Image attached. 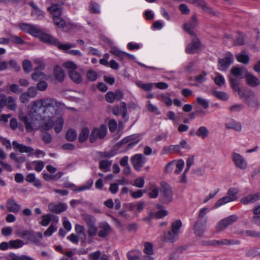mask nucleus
Masks as SVG:
<instances>
[{"mask_svg": "<svg viewBox=\"0 0 260 260\" xmlns=\"http://www.w3.org/2000/svg\"><path fill=\"white\" fill-rule=\"evenodd\" d=\"M29 107L30 110L26 115H24L22 112L19 113V119L24 123L27 131L37 129L41 124L44 130H49L54 127L56 133L61 132L64 119L58 114V111L63 108L64 104L47 98L32 102Z\"/></svg>", "mask_w": 260, "mask_h": 260, "instance_id": "f257e3e1", "label": "nucleus"}, {"mask_svg": "<svg viewBox=\"0 0 260 260\" xmlns=\"http://www.w3.org/2000/svg\"><path fill=\"white\" fill-rule=\"evenodd\" d=\"M35 37H38L42 41L51 45L57 46L60 50L66 51L74 47L75 46L71 44H60L59 41L52 36L44 33L39 27Z\"/></svg>", "mask_w": 260, "mask_h": 260, "instance_id": "f03ea898", "label": "nucleus"}, {"mask_svg": "<svg viewBox=\"0 0 260 260\" xmlns=\"http://www.w3.org/2000/svg\"><path fill=\"white\" fill-rule=\"evenodd\" d=\"M107 126L105 124H102L99 127H94L90 134V142L91 143H94L98 139L104 138L107 134Z\"/></svg>", "mask_w": 260, "mask_h": 260, "instance_id": "7ed1b4c3", "label": "nucleus"}, {"mask_svg": "<svg viewBox=\"0 0 260 260\" xmlns=\"http://www.w3.org/2000/svg\"><path fill=\"white\" fill-rule=\"evenodd\" d=\"M240 96L251 107H256L259 105L257 97L250 90H244L242 95H240Z\"/></svg>", "mask_w": 260, "mask_h": 260, "instance_id": "20e7f679", "label": "nucleus"}, {"mask_svg": "<svg viewBox=\"0 0 260 260\" xmlns=\"http://www.w3.org/2000/svg\"><path fill=\"white\" fill-rule=\"evenodd\" d=\"M238 217L235 215H230L220 220L216 226V230L218 232H220L225 229L228 226L236 222Z\"/></svg>", "mask_w": 260, "mask_h": 260, "instance_id": "39448f33", "label": "nucleus"}, {"mask_svg": "<svg viewBox=\"0 0 260 260\" xmlns=\"http://www.w3.org/2000/svg\"><path fill=\"white\" fill-rule=\"evenodd\" d=\"M162 192L161 194V201L164 203L168 204L172 200V191L170 186L166 182L161 183Z\"/></svg>", "mask_w": 260, "mask_h": 260, "instance_id": "423d86ee", "label": "nucleus"}, {"mask_svg": "<svg viewBox=\"0 0 260 260\" xmlns=\"http://www.w3.org/2000/svg\"><path fill=\"white\" fill-rule=\"evenodd\" d=\"M234 58L233 54L230 52L225 54L223 58H219L218 60V69L221 71H226L233 63Z\"/></svg>", "mask_w": 260, "mask_h": 260, "instance_id": "0eeeda50", "label": "nucleus"}, {"mask_svg": "<svg viewBox=\"0 0 260 260\" xmlns=\"http://www.w3.org/2000/svg\"><path fill=\"white\" fill-rule=\"evenodd\" d=\"M232 157V160L237 168L242 170L247 168L248 166L247 160L242 155L237 152H233Z\"/></svg>", "mask_w": 260, "mask_h": 260, "instance_id": "6e6552de", "label": "nucleus"}, {"mask_svg": "<svg viewBox=\"0 0 260 260\" xmlns=\"http://www.w3.org/2000/svg\"><path fill=\"white\" fill-rule=\"evenodd\" d=\"M199 23L197 16L196 14L193 15L190 19L184 24V29L191 36H196L194 29L198 26Z\"/></svg>", "mask_w": 260, "mask_h": 260, "instance_id": "1a4fd4ad", "label": "nucleus"}, {"mask_svg": "<svg viewBox=\"0 0 260 260\" xmlns=\"http://www.w3.org/2000/svg\"><path fill=\"white\" fill-rule=\"evenodd\" d=\"M63 5L64 3L62 1L57 3H53L50 6L47 8V10L52 15V18L61 16L62 13V6Z\"/></svg>", "mask_w": 260, "mask_h": 260, "instance_id": "9d476101", "label": "nucleus"}, {"mask_svg": "<svg viewBox=\"0 0 260 260\" xmlns=\"http://www.w3.org/2000/svg\"><path fill=\"white\" fill-rule=\"evenodd\" d=\"M192 41L188 44L186 48V52L188 54H193L198 52L201 48L200 41L196 36H191Z\"/></svg>", "mask_w": 260, "mask_h": 260, "instance_id": "9b49d317", "label": "nucleus"}, {"mask_svg": "<svg viewBox=\"0 0 260 260\" xmlns=\"http://www.w3.org/2000/svg\"><path fill=\"white\" fill-rule=\"evenodd\" d=\"M131 160L134 168L138 171L141 170V168L146 161L145 158L141 154H135L131 157Z\"/></svg>", "mask_w": 260, "mask_h": 260, "instance_id": "f8f14e48", "label": "nucleus"}, {"mask_svg": "<svg viewBox=\"0 0 260 260\" xmlns=\"http://www.w3.org/2000/svg\"><path fill=\"white\" fill-rule=\"evenodd\" d=\"M12 145L14 149L18 150L21 153H27L28 156L34 155V149L31 147L19 144L16 141H13Z\"/></svg>", "mask_w": 260, "mask_h": 260, "instance_id": "ddd939ff", "label": "nucleus"}, {"mask_svg": "<svg viewBox=\"0 0 260 260\" xmlns=\"http://www.w3.org/2000/svg\"><path fill=\"white\" fill-rule=\"evenodd\" d=\"M45 66L43 63L40 64L38 67L35 69V72L31 75V78L35 80H46L48 79L47 76L42 72Z\"/></svg>", "mask_w": 260, "mask_h": 260, "instance_id": "4468645a", "label": "nucleus"}, {"mask_svg": "<svg viewBox=\"0 0 260 260\" xmlns=\"http://www.w3.org/2000/svg\"><path fill=\"white\" fill-rule=\"evenodd\" d=\"M18 27L23 31L33 36H35L37 32H38L39 27L37 26L28 23H20L18 24Z\"/></svg>", "mask_w": 260, "mask_h": 260, "instance_id": "2eb2a0df", "label": "nucleus"}, {"mask_svg": "<svg viewBox=\"0 0 260 260\" xmlns=\"http://www.w3.org/2000/svg\"><path fill=\"white\" fill-rule=\"evenodd\" d=\"M61 16L55 17L54 18H52L54 24L57 26L59 28H63L66 25L67 23L65 20L61 17ZM67 24H69L71 25V27L72 29H80L81 26L78 24L70 23H67Z\"/></svg>", "mask_w": 260, "mask_h": 260, "instance_id": "dca6fc26", "label": "nucleus"}, {"mask_svg": "<svg viewBox=\"0 0 260 260\" xmlns=\"http://www.w3.org/2000/svg\"><path fill=\"white\" fill-rule=\"evenodd\" d=\"M67 209V205L65 203L55 204L51 203L48 205V210L49 211L59 214Z\"/></svg>", "mask_w": 260, "mask_h": 260, "instance_id": "f3484780", "label": "nucleus"}, {"mask_svg": "<svg viewBox=\"0 0 260 260\" xmlns=\"http://www.w3.org/2000/svg\"><path fill=\"white\" fill-rule=\"evenodd\" d=\"M259 200H260V192L246 196L242 198L240 201L244 205H247L253 203Z\"/></svg>", "mask_w": 260, "mask_h": 260, "instance_id": "a211bd4d", "label": "nucleus"}, {"mask_svg": "<svg viewBox=\"0 0 260 260\" xmlns=\"http://www.w3.org/2000/svg\"><path fill=\"white\" fill-rule=\"evenodd\" d=\"M231 73L233 76L242 79L245 78L248 72L244 67H234L231 69Z\"/></svg>", "mask_w": 260, "mask_h": 260, "instance_id": "6ab92c4d", "label": "nucleus"}, {"mask_svg": "<svg viewBox=\"0 0 260 260\" xmlns=\"http://www.w3.org/2000/svg\"><path fill=\"white\" fill-rule=\"evenodd\" d=\"M6 207L9 211L13 213H17L20 209V206L13 199H10L7 201Z\"/></svg>", "mask_w": 260, "mask_h": 260, "instance_id": "aec40b11", "label": "nucleus"}, {"mask_svg": "<svg viewBox=\"0 0 260 260\" xmlns=\"http://www.w3.org/2000/svg\"><path fill=\"white\" fill-rule=\"evenodd\" d=\"M42 220L40 222V224L42 226H47L50 221L52 220L53 222L57 223L58 222V217L54 216L53 214H48L46 215H43L42 216Z\"/></svg>", "mask_w": 260, "mask_h": 260, "instance_id": "412c9836", "label": "nucleus"}, {"mask_svg": "<svg viewBox=\"0 0 260 260\" xmlns=\"http://www.w3.org/2000/svg\"><path fill=\"white\" fill-rule=\"evenodd\" d=\"M206 225L207 223L197 221L194 227L196 235L198 237H202L205 231Z\"/></svg>", "mask_w": 260, "mask_h": 260, "instance_id": "4be33fe9", "label": "nucleus"}, {"mask_svg": "<svg viewBox=\"0 0 260 260\" xmlns=\"http://www.w3.org/2000/svg\"><path fill=\"white\" fill-rule=\"evenodd\" d=\"M192 2L196 6L201 7L205 12L209 14H214L213 9L208 7L204 0H192Z\"/></svg>", "mask_w": 260, "mask_h": 260, "instance_id": "5701e85b", "label": "nucleus"}, {"mask_svg": "<svg viewBox=\"0 0 260 260\" xmlns=\"http://www.w3.org/2000/svg\"><path fill=\"white\" fill-rule=\"evenodd\" d=\"M100 228L101 229L98 232V236L101 238L106 237L111 231V227L107 222L101 223Z\"/></svg>", "mask_w": 260, "mask_h": 260, "instance_id": "b1692460", "label": "nucleus"}, {"mask_svg": "<svg viewBox=\"0 0 260 260\" xmlns=\"http://www.w3.org/2000/svg\"><path fill=\"white\" fill-rule=\"evenodd\" d=\"M245 79L247 84L251 87H255L260 84L259 79L250 73H247Z\"/></svg>", "mask_w": 260, "mask_h": 260, "instance_id": "393cba45", "label": "nucleus"}, {"mask_svg": "<svg viewBox=\"0 0 260 260\" xmlns=\"http://www.w3.org/2000/svg\"><path fill=\"white\" fill-rule=\"evenodd\" d=\"M25 180L29 183H32L36 187L40 188L41 186V181L36 177L34 173L28 174L25 178Z\"/></svg>", "mask_w": 260, "mask_h": 260, "instance_id": "a878e982", "label": "nucleus"}, {"mask_svg": "<svg viewBox=\"0 0 260 260\" xmlns=\"http://www.w3.org/2000/svg\"><path fill=\"white\" fill-rule=\"evenodd\" d=\"M227 129H233L237 132H241L242 130V125L241 123L234 120H232L225 124Z\"/></svg>", "mask_w": 260, "mask_h": 260, "instance_id": "bb28decb", "label": "nucleus"}, {"mask_svg": "<svg viewBox=\"0 0 260 260\" xmlns=\"http://www.w3.org/2000/svg\"><path fill=\"white\" fill-rule=\"evenodd\" d=\"M178 235L172 231L165 233L162 237L163 240L167 242H174L177 240Z\"/></svg>", "mask_w": 260, "mask_h": 260, "instance_id": "cd10ccee", "label": "nucleus"}, {"mask_svg": "<svg viewBox=\"0 0 260 260\" xmlns=\"http://www.w3.org/2000/svg\"><path fill=\"white\" fill-rule=\"evenodd\" d=\"M246 255L251 258L260 257V247H253L249 248L247 250Z\"/></svg>", "mask_w": 260, "mask_h": 260, "instance_id": "c85d7f7f", "label": "nucleus"}, {"mask_svg": "<svg viewBox=\"0 0 260 260\" xmlns=\"http://www.w3.org/2000/svg\"><path fill=\"white\" fill-rule=\"evenodd\" d=\"M209 211V209L207 207L201 209L199 212L198 219L197 221L207 223L208 217L206 215Z\"/></svg>", "mask_w": 260, "mask_h": 260, "instance_id": "c756f323", "label": "nucleus"}, {"mask_svg": "<svg viewBox=\"0 0 260 260\" xmlns=\"http://www.w3.org/2000/svg\"><path fill=\"white\" fill-rule=\"evenodd\" d=\"M54 75L55 79L59 82L64 80L65 74L62 69L59 66H56L54 69Z\"/></svg>", "mask_w": 260, "mask_h": 260, "instance_id": "7c9ffc66", "label": "nucleus"}, {"mask_svg": "<svg viewBox=\"0 0 260 260\" xmlns=\"http://www.w3.org/2000/svg\"><path fill=\"white\" fill-rule=\"evenodd\" d=\"M230 84L231 85L233 89V90L235 91L238 92L239 95H242L243 94V91L239 87V81L237 80L235 78H231L230 79Z\"/></svg>", "mask_w": 260, "mask_h": 260, "instance_id": "2f4dec72", "label": "nucleus"}, {"mask_svg": "<svg viewBox=\"0 0 260 260\" xmlns=\"http://www.w3.org/2000/svg\"><path fill=\"white\" fill-rule=\"evenodd\" d=\"M89 130L88 127H84L81 129L79 136V141L83 143L86 141L88 138H89Z\"/></svg>", "mask_w": 260, "mask_h": 260, "instance_id": "473e14b6", "label": "nucleus"}, {"mask_svg": "<svg viewBox=\"0 0 260 260\" xmlns=\"http://www.w3.org/2000/svg\"><path fill=\"white\" fill-rule=\"evenodd\" d=\"M196 135L202 139H205L209 136V131L205 126L199 127L196 132Z\"/></svg>", "mask_w": 260, "mask_h": 260, "instance_id": "72a5a7b5", "label": "nucleus"}, {"mask_svg": "<svg viewBox=\"0 0 260 260\" xmlns=\"http://www.w3.org/2000/svg\"><path fill=\"white\" fill-rule=\"evenodd\" d=\"M92 184H93V181L91 179H89L88 180H87L86 182V183L84 184L77 187V188L75 189L74 190L75 192H80V191L89 190L91 188Z\"/></svg>", "mask_w": 260, "mask_h": 260, "instance_id": "f704fd0d", "label": "nucleus"}, {"mask_svg": "<svg viewBox=\"0 0 260 260\" xmlns=\"http://www.w3.org/2000/svg\"><path fill=\"white\" fill-rule=\"evenodd\" d=\"M82 218L86 223L87 226L96 224V219L94 216L88 214H84Z\"/></svg>", "mask_w": 260, "mask_h": 260, "instance_id": "c9c22d12", "label": "nucleus"}, {"mask_svg": "<svg viewBox=\"0 0 260 260\" xmlns=\"http://www.w3.org/2000/svg\"><path fill=\"white\" fill-rule=\"evenodd\" d=\"M179 147L177 145H171L169 146H165L162 150V154H168L172 152H178Z\"/></svg>", "mask_w": 260, "mask_h": 260, "instance_id": "e433bc0d", "label": "nucleus"}, {"mask_svg": "<svg viewBox=\"0 0 260 260\" xmlns=\"http://www.w3.org/2000/svg\"><path fill=\"white\" fill-rule=\"evenodd\" d=\"M62 67L68 70L69 74L70 73L77 70V66L73 61H69L62 63Z\"/></svg>", "mask_w": 260, "mask_h": 260, "instance_id": "4c0bfd02", "label": "nucleus"}, {"mask_svg": "<svg viewBox=\"0 0 260 260\" xmlns=\"http://www.w3.org/2000/svg\"><path fill=\"white\" fill-rule=\"evenodd\" d=\"M69 75L71 80L76 83H80L82 81L81 75L76 70L70 73Z\"/></svg>", "mask_w": 260, "mask_h": 260, "instance_id": "58836bf2", "label": "nucleus"}, {"mask_svg": "<svg viewBox=\"0 0 260 260\" xmlns=\"http://www.w3.org/2000/svg\"><path fill=\"white\" fill-rule=\"evenodd\" d=\"M111 165V160H103L100 161L99 167L101 170L106 172L110 170Z\"/></svg>", "mask_w": 260, "mask_h": 260, "instance_id": "ea45409f", "label": "nucleus"}, {"mask_svg": "<svg viewBox=\"0 0 260 260\" xmlns=\"http://www.w3.org/2000/svg\"><path fill=\"white\" fill-rule=\"evenodd\" d=\"M77 137L76 131L74 129H69L66 133V138L69 141H74Z\"/></svg>", "mask_w": 260, "mask_h": 260, "instance_id": "a19ab883", "label": "nucleus"}, {"mask_svg": "<svg viewBox=\"0 0 260 260\" xmlns=\"http://www.w3.org/2000/svg\"><path fill=\"white\" fill-rule=\"evenodd\" d=\"M233 201L232 199L230 198L228 195L219 199L215 203V207L216 208H219L220 206L228 203L229 202Z\"/></svg>", "mask_w": 260, "mask_h": 260, "instance_id": "79ce46f5", "label": "nucleus"}, {"mask_svg": "<svg viewBox=\"0 0 260 260\" xmlns=\"http://www.w3.org/2000/svg\"><path fill=\"white\" fill-rule=\"evenodd\" d=\"M6 105L7 106V108L9 110L11 111H15L17 108L16 99L13 96L8 97Z\"/></svg>", "mask_w": 260, "mask_h": 260, "instance_id": "37998d69", "label": "nucleus"}, {"mask_svg": "<svg viewBox=\"0 0 260 260\" xmlns=\"http://www.w3.org/2000/svg\"><path fill=\"white\" fill-rule=\"evenodd\" d=\"M237 60L244 64H247L249 62V58L248 55L244 52H242L236 55Z\"/></svg>", "mask_w": 260, "mask_h": 260, "instance_id": "c03bdc74", "label": "nucleus"}, {"mask_svg": "<svg viewBox=\"0 0 260 260\" xmlns=\"http://www.w3.org/2000/svg\"><path fill=\"white\" fill-rule=\"evenodd\" d=\"M182 225V222L180 220H177L174 221L172 224V232L179 235Z\"/></svg>", "mask_w": 260, "mask_h": 260, "instance_id": "a18cd8bd", "label": "nucleus"}, {"mask_svg": "<svg viewBox=\"0 0 260 260\" xmlns=\"http://www.w3.org/2000/svg\"><path fill=\"white\" fill-rule=\"evenodd\" d=\"M194 163V157L193 156H191L190 157H189L187 160L186 162V168L185 169L183 174V179L182 181H184L185 179L186 178V174L188 172V171L189 170L191 166Z\"/></svg>", "mask_w": 260, "mask_h": 260, "instance_id": "49530a36", "label": "nucleus"}, {"mask_svg": "<svg viewBox=\"0 0 260 260\" xmlns=\"http://www.w3.org/2000/svg\"><path fill=\"white\" fill-rule=\"evenodd\" d=\"M89 8V11L92 13H100L101 12L100 5L94 2L90 3Z\"/></svg>", "mask_w": 260, "mask_h": 260, "instance_id": "de8ad7c7", "label": "nucleus"}, {"mask_svg": "<svg viewBox=\"0 0 260 260\" xmlns=\"http://www.w3.org/2000/svg\"><path fill=\"white\" fill-rule=\"evenodd\" d=\"M10 249H16L22 247L24 244V242L20 239L10 241Z\"/></svg>", "mask_w": 260, "mask_h": 260, "instance_id": "09e8293b", "label": "nucleus"}, {"mask_svg": "<svg viewBox=\"0 0 260 260\" xmlns=\"http://www.w3.org/2000/svg\"><path fill=\"white\" fill-rule=\"evenodd\" d=\"M175 167H176V169L174 173L177 175L179 174L184 167V160L182 159L176 160Z\"/></svg>", "mask_w": 260, "mask_h": 260, "instance_id": "8fccbe9b", "label": "nucleus"}, {"mask_svg": "<svg viewBox=\"0 0 260 260\" xmlns=\"http://www.w3.org/2000/svg\"><path fill=\"white\" fill-rule=\"evenodd\" d=\"M141 252L139 250H132L127 253L128 260H139Z\"/></svg>", "mask_w": 260, "mask_h": 260, "instance_id": "3c124183", "label": "nucleus"}, {"mask_svg": "<svg viewBox=\"0 0 260 260\" xmlns=\"http://www.w3.org/2000/svg\"><path fill=\"white\" fill-rule=\"evenodd\" d=\"M240 242L237 240L223 239H221V246L239 245Z\"/></svg>", "mask_w": 260, "mask_h": 260, "instance_id": "603ef678", "label": "nucleus"}, {"mask_svg": "<svg viewBox=\"0 0 260 260\" xmlns=\"http://www.w3.org/2000/svg\"><path fill=\"white\" fill-rule=\"evenodd\" d=\"M86 76L87 79L90 81H94L96 80L98 78L97 73L92 70L87 71Z\"/></svg>", "mask_w": 260, "mask_h": 260, "instance_id": "864d4df0", "label": "nucleus"}, {"mask_svg": "<svg viewBox=\"0 0 260 260\" xmlns=\"http://www.w3.org/2000/svg\"><path fill=\"white\" fill-rule=\"evenodd\" d=\"M216 74V77L214 80L215 84L219 86L223 85L225 82L224 77L218 73H217Z\"/></svg>", "mask_w": 260, "mask_h": 260, "instance_id": "5fc2aeb1", "label": "nucleus"}, {"mask_svg": "<svg viewBox=\"0 0 260 260\" xmlns=\"http://www.w3.org/2000/svg\"><path fill=\"white\" fill-rule=\"evenodd\" d=\"M213 94L215 96L222 101H226L229 98L228 93L222 91H215L213 92Z\"/></svg>", "mask_w": 260, "mask_h": 260, "instance_id": "6e6d98bb", "label": "nucleus"}, {"mask_svg": "<svg viewBox=\"0 0 260 260\" xmlns=\"http://www.w3.org/2000/svg\"><path fill=\"white\" fill-rule=\"evenodd\" d=\"M135 136H130L128 137H127L123 139L122 141L123 143H127L130 142L128 144V147L129 148H132L133 146H134L136 144H137L139 142V140H136L134 142H131L133 140H134Z\"/></svg>", "mask_w": 260, "mask_h": 260, "instance_id": "4d7b16f0", "label": "nucleus"}, {"mask_svg": "<svg viewBox=\"0 0 260 260\" xmlns=\"http://www.w3.org/2000/svg\"><path fill=\"white\" fill-rule=\"evenodd\" d=\"M207 75V74L206 72H203L201 74L195 76L194 80L199 84H202L206 81Z\"/></svg>", "mask_w": 260, "mask_h": 260, "instance_id": "13d9d810", "label": "nucleus"}, {"mask_svg": "<svg viewBox=\"0 0 260 260\" xmlns=\"http://www.w3.org/2000/svg\"><path fill=\"white\" fill-rule=\"evenodd\" d=\"M57 226L56 225L51 224L49 228L47 229V230L44 232V235L45 237H50L51 236L53 233L56 232L57 230Z\"/></svg>", "mask_w": 260, "mask_h": 260, "instance_id": "bf43d9fd", "label": "nucleus"}, {"mask_svg": "<svg viewBox=\"0 0 260 260\" xmlns=\"http://www.w3.org/2000/svg\"><path fill=\"white\" fill-rule=\"evenodd\" d=\"M197 103L204 109H207L209 106V102L204 98L198 96L197 98Z\"/></svg>", "mask_w": 260, "mask_h": 260, "instance_id": "052dcab7", "label": "nucleus"}, {"mask_svg": "<svg viewBox=\"0 0 260 260\" xmlns=\"http://www.w3.org/2000/svg\"><path fill=\"white\" fill-rule=\"evenodd\" d=\"M32 164H34V169L38 172H41L45 166L44 162L42 160L32 161Z\"/></svg>", "mask_w": 260, "mask_h": 260, "instance_id": "680f3d73", "label": "nucleus"}, {"mask_svg": "<svg viewBox=\"0 0 260 260\" xmlns=\"http://www.w3.org/2000/svg\"><path fill=\"white\" fill-rule=\"evenodd\" d=\"M23 69L25 72L28 73L32 70V64L31 62L27 59H25L22 63Z\"/></svg>", "mask_w": 260, "mask_h": 260, "instance_id": "e2e57ef3", "label": "nucleus"}, {"mask_svg": "<svg viewBox=\"0 0 260 260\" xmlns=\"http://www.w3.org/2000/svg\"><path fill=\"white\" fill-rule=\"evenodd\" d=\"M245 236L260 238V232L253 230H247L243 232Z\"/></svg>", "mask_w": 260, "mask_h": 260, "instance_id": "0e129e2a", "label": "nucleus"}, {"mask_svg": "<svg viewBox=\"0 0 260 260\" xmlns=\"http://www.w3.org/2000/svg\"><path fill=\"white\" fill-rule=\"evenodd\" d=\"M87 234L88 236L90 237H93L95 236L97 233L98 229L95 225V224L89 225L87 226Z\"/></svg>", "mask_w": 260, "mask_h": 260, "instance_id": "69168bd1", "label": "nucleus"}, {"mask_svg": "<svg viewBox=\"0 0 260 260\" xmlns=\"http://www.w3.org/2000/svg\"><path fill=\"white\" fill-rule=\"evenodd\" d=\"M144 252L147 254V256H150L153 253V246L152 244L149 242H146L144 244Z\"/></svg>", "mask_w": 260, "mask_h": 260, "instance_id": "338daca9", "label": "nucleus"}, {"mask_svg": "<svg viewBox=\"0 0 260 260\" xmlns=\"http://www.w3.org/2000/svg\"><path fill=\"white\" fill-rule=\"evenodd\" d=\"M151 191L149 196L151 198H156L158 194V188L154 184H152L150 187Z\"/></svg>", "mask_w": 260, "mask_h": 260, "instance_id": "774afa93", "label": "nucleus"}]
</instances>
